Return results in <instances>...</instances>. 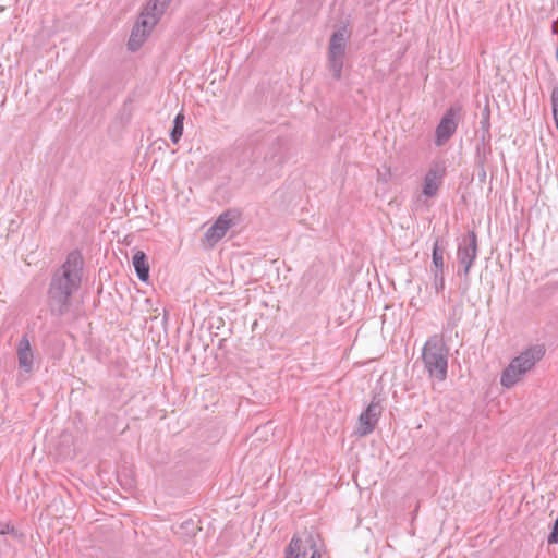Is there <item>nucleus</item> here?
<instances>
[{
    "label": "nucleus",
    "instance_id": "9d476101",
    "mask_svg": "<svg viewBox=\"0 0 558 558\" xmlns=\"http://www.w3.org/2000/svg\"><path fill=\"white\" fill-rule=\"evenodd\" d=\"M446 169L439 163L433 165L425 174L422 193L426 197H434L441 185Z\"/></svg>",
    "mask_w": 558,
    "mask_h": 558
},
{
    "label": "nucleus",
    "instance_id": "6ab92c4d",
    "mask_svg": "<svg viewBox=\"0 0 558 558\" xmlns=\"http://www.w3.org/2000/svg\"><path fill=\"white\" fill-rule=\"evenodd\" d=\"M170 2L171 0H149L146 8L161 17Z\"/></svg>",
    "mask_w": 558,
    "mask_h": 558
},
{
    "label": "nucleus",
    "instance_id": "6e6552de",
    "mask_svg": "<svg viewBox=\"0 0 558 558\" xmlns=\"http://www.w3.org/2000/svg\"><path fill=\"white\" fill-rule=\"evenodd\" d=\"M316 538L317 537L307 530L295 533L284 550V558H305L315 547Z\"/></svg>",
    "mask_w": 558,
    "mask_h": 558
},
{
    "label": "nucleus",
    "instance_id": "dca6fc26",
    "mask_svg": "<svg viewBox=\"0 0 558 558\" xmlns=\"http://www.w3.org/2000/svg\"><path fill=\"white\" fill-rule=\"evenodd\" d=\"M442 240L440 238H436L433 244V265L435 270H444V252L445 247L441 245Z\"/></svg>",
    "mask_w": 558,
    "mask_h": 558
},
{
    "label": "nucleus",
    "instance_id": "423d86ee",
    "mask_svg": "<svg viewBox=\"0 0 558 558\" xmlns=\"http://www.w3.org/2000/svg\"><path fill=\"white\" fill-rule=\"evenodd\" d=\"M462 106L454 104L441 117L435 130V145L444 146L456 133L461 119Z\"/></svg>",
    "mask_w": 558,
    "mask_h": 558
},
{
    "label": "nucleus",
    "instance_id": "ddd939ff",
    "mask_svg": "<svg viewBox=\"0 0 558 558\" xmlns=\"http://www.w3.org/2000/svg\"><path fill=\"white\" fill-rule=\"evenodd\" d=\"M132 264L138 279L143 282L149 279L148 257L143 251H136L132 257Z\"/></svg>",
    "mask_w": 558,
    "mask_h": 558
},
{
    "label": "nucleus",
    "instance_id": "9b49d317",
    "mask_svg": "<svg viewBox=\"0 0 558 558\" xmlns=\"http://www.w3.org/2000/svg\"><path fill=\"white\" fill-rule=\"evenodd\" d=\"M17 359L19 366L26 373H29L33 368V352L31 349L29 340L26 336L22 337L17 345Z\"/></svg>",
    "mask_w": 558,
    "mask_h": 558
},
{
    "label": "nucleus",
    "instance_id": "2eb2a0df",
    "mask_svg": "<svg viewBox=\"0 0 558 558\" xmlns=\"http://www.w3.org/2000/svg\"><path fill=\"white\" fill-rule=\"evenodd\" d=\"M145 34L137 25H134L128 41V49L131 51H137L147 38Z\"/></svg>",
    "mask_w": 558,
    "mask_h": 558
},
{
    "label": "nucleus",
    "instance_id": "4468645a",
    "mask_svg": "<svg viewBox=\"0 0 558 558\" xmlns=\"http://www.w3.org/2000/svg\"><path fill=\"white\" fill-rule=\"evenodd\" d=\"M160 16L156 15L154 12H149L145 7L142 13L140 14L135 25H137L141 31L145 34L149 35L156 24L159 22Z\"/></svg>",
    "mask_w": 558,
    "mask_h": 558
},
{
    "label": "nucleus",
    "instance_id": "7ed1b4c3",
    "mask_svg": "<svg viewBox=\"0 0 558 558\" xmlns=\"http://www.w3.org/2000/svg\"><path fill=\"white\" fill-rule=\"evenodd\" d=\"M546 349L543 344H535L521 352L520 355L511 360L504 369L500 384L506 388L513 387L520 378L531 371L535 364L545 355Z\"/></svg>",
    "mask_w": 558,
    "mask_h": 558
},
{
    "label": "nucleus",
    "instance_id": "aec40b11",
    "mask_svg": "<svg viewBox=\"0 0 558 558\" xmlns=\"http://www.w3.org/2000/svg\"><path fill=\"white\" fill-rule=\"evenodd\" d=\"M0 534H10L13 539L21 541L24 538V534L16 530L13 525L8 522H0Z\"/></svg>",
    "mask_w": 558,
    "mask_h": 558
},
{
    "label": "nucleus",
    "instance_id": "f8f14e48",
    "mask_svg": "<svg viewBox=\"0 0 558 558\" xmlns=\"http://www.w3.org/2000/svg\"><path fill=\"white\" fill-rule=\"evenodd\" d=\"M171 529L182 539H190L201 531L199 521L192 518L174 523Z\"/></svg>",
    "mask_w": 558,
    "mask_h": 558
},
{
    "label": "nucleus",
    "instance_id": "f3484780",
    "mask_svg": "<svg viewBox=\"0 0 558 558\" xmlns=\"http://www.w3.org/2000/svg\"><path fill=\"white\" fill-rule=\"evenodd\" d=\"M492 154L490 145L476 144L475 147V165L477 168H483L486 165L488 157Z\"/></svg>",
    "mask_w": 558,
    "mask_h": 558
},
{
    "label": "nucleus",
    "instance_id": "a211bd4d",
    "mask_svg": "<svg viewBox=\"0 0 558 558\" xmlns=\"http://www.w3.org/2000/svg\"><path fill=\"white\" fill-rule=\"evenodd\" d=\"M183 126H184V116L183 113H178L173 120V126L170 132V138L172 143L177 144L182 134H183Z\"/></svg>",
    "mask_w": 558,
    "mask_h": 558
},
{
    "label": "nucleus",
    "instance_id": "20e7f679",
    "mask_svg": "<svg viewBox=\"0 0 558 558\" xmlns=\"http://www.w3.org/2000/svg\"><path fill=\"white\" fill-rule=\"evenodd\" d=\"M349 37L350 32L347 29V27H340L332 33L329 39L327 53L328 69L336 81L341 78L347 41Z\"/></svg>",
    "mask_w": 558,
    "mask_h": 558
},
{
    "label": "nucleus",
    "instance_id": "1a4fd4ad",
    "mask_svg": "<svg viewBox=\"0 0 558 558\" xmlns=\"http://www.w3.org/2000/svg\"><path fill=\"white\" fill-rule=\"evenodd\" d=\"M234 214L230 210L222 213L215 223L208 228L205 233V239L210 245H215L220 239L225 236L230 227L234 223Z\"/></svg>",
    "mask_w": 558,
    "mask_h": 558
},
{
    "label": "nucleus",
    "instance_id": "0eeeda50",
    "mask_svg": "<svg viewBox=\"0 0 558 558\" xmlns=\"http://www.w3.org/2000/svg\"><path fill=\"white\" fill-rule=\"evenodd\" d=\"M381 412L383 407L380 404V399L377 396H374L371 403L359 416V426L355 434L360 437H364L373 433Z\"/></svg>",
    "mask_w": 558,
    "mask_h": 558
},
{
    "label": "nucleus",
    "instance_id": "412c9836",
    "mask_svg": "<svg viewBox=\"0 0 558 558\" xmlns=\"http://www.w3.org/2000/svg\"><path fill=\"white\" fill-rule=\"evenodd\" d=\"M434 288L437 293L441 292L445 289L444 270L434 271Z\"/></svg>",
    "mask_w": 558,
    "mask_h": 558
},
{
    "label": "nucleus",
    "instance_id": "393cba45",
    "mask_svg": "<svg viewBox=\"0 0 558 558\" xmlns=\"http://www.w3.org/2000/svg\"><path fill=\"white\" fill-rule=\"evenodd\" d=\"M477 144L490 145V132L489 129H482L481 138Z\"/></svg>",
    "mask_w": 558,
    "mask_h": 558
},
{
    "label": "nucleus",
    "instance_id": "f257e3e1",
    "mask_svg": "<svg viewBox=\"0 0 558 558\" xmlns=\"http://www.w3.org/2000/svg\"><path fill=\"white\" fill-rule=\"evenodd\" d=\"M83 257L78 251L68 254L53 274L48 289V306L52 315L63 316L71 307V298L82 282Z\"/></svg>",
    "mask_w": 558,
    "mask_h": 558
},
{
    "label": "nucleus",
    "instance_id": "39448f33",
    "mask_svg": "<svg viewBox=\"0 0 558 558\" xmlns=\"http://www.w3.org/2000/svg\"><path fill=\"white\" fill-rule=\"evenodd\" d=\"M477 257V235L471 230L464 235L458 245L457 258L459 263L458 276L469 279L470 270Z\"/></svg>",
    "mask_w": 558,
    "mask_h": 558
},
{
    "label": "nucleus",
    "instance_id": "cd10ccee",
    "mask_svg": "<svg viewBox=\"0 0 558 558\" xmlns=\"http://www.w3.org/2000/svg\"><path fill=\"white\" fill-rule=\"evenodd\" d=\"M551 32L554 34H557L558 33V22L557 21H554L553 24H551Z\"/></svg>",
    "mask_w": 558,
    "mask_h": 558
},
{
    "label": "nucleus",
    "instance_id": "a878e982",
    "mask_svg": "<svg viewBox=\"0 0 558 558\" xmlns=\"http://www.w3.org/2000/svg\"><path fill=\"white\" fill-rule=\"evenodd\" d=\"M310 558H322L320 550L317 547V539L315 541V547L310 551Z\"/></svg>",
    "mask_w": 558,
    "mask_h": 558
},
{
    "label": "nucleus",
    "instance_id": "b1692460",
    "mask_svg": "<svg viewBox=\"0 0 558 558\" xmlns=\"http://www.w3.org/2000/svg\"><path fill=\"white\" fill-rule=\"evenodd\" d=\"M550 100H551V107H553V116L557 117L558 116V88L557 87H555L553 89Z\"/></svg>",
    "mask_w": 558,
    "mask_h": 558
},
{
    "label": "nucleus",
    "instance_id": "bb28decb",
    "mask_svg": "<svg viewBox=\"0 0 558 558\" xmlns=\"http://www.w3.org/2000/svg\"><path fill=\"white\" fill-rule=\"evenodd\" d=\"M477 169H478V179H480V181L484 182L486 179L485 166H483V168H477Z\"/></svg>",
    "mask_w": 558,
    "mask_h": 558
},
{
    "label": "nucleus",
    "instance_id": "f03ea898",
    "mask_svg": "<svg viewBox=\"0 0 558 558\" xmlns=\"http://www.w3.org/2000/svg\"><path fill=\"white\" fill-rule=\"evenodd\" d=\"M449 349L444 339L434 335L425 342L422 350V360L429 376L439 381L447 378Z\"/></svg>",
    "mask_w": 558,
    "mask_h": 558
},
{
    "label": "nucleus",
    "instance_id": "5701e85b",
    "mask_svg": "<svg viewBox=\"0 0 558 558\" xmlns=\"http://www.w3.org/2000/svg\"><path fill=\"white\" fill-rule=\"evenodd\" d=\"M548 544H557L558 543V518L554 521L551 525V531L547 538Z\"/></svg>",
    "mask_w": 558,
    "mask_h": 558
},
{
    "label": "nucleus",
    "instance_id": "4be33fe9",
    "mask_svg": "<svg viewBox=\"0 0 558 558\" xmlns=\"http://www.w3.org/2000/svg\"><path fill=\"white\" fill-rule=\"evenodd\" d=\"M490 111L489 106L486 105L483 112H482V120H481V129H489L490 128Z\"/></svg>",
    "mask_w": 558,
    "mask_h": 558
}]
</instances>
